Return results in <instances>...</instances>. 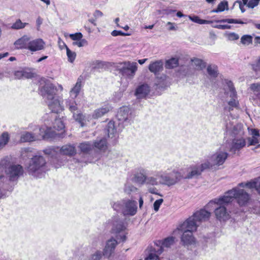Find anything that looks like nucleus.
Here are the masks:
<instances>
[{
  "label": "nucleus",
  "mask_w": 260,
  "mask_h": 260,
  "mask_svg": "<svg viewBox=\"0 0 260 260\" xmlns=\"http://www.w3.org/2000/svg\"><path fill=\"white\" fill-rule=\"evenodd\" d=\"M260 0H250L247 4V7L249 8H253L257 6Z\"/></svg>",
  "instance_id": "54"
},
{
  "label": "nucleus",
  "mask_w": 260,
  "mask_h": 260,
  "mask_svg": "<svg viewBox=\"0 0 260 260\" xmlns=\"http://www.w3.org/2000/svg\"><path fill=\"white\" fill-rule=\"evenodd\" d=\"M228 86L229 88V92L230 97L232 98V100L228 103L230 106L229 111H231L232 108L237 107L238 105V102L235 99L236 98V91L235 89L233 87V83L231 81H229L227 83Z\"/></svg>",
  "instance_id": "19"
},
{
  "label": "nucleus",
  "mask_w": 260,
  "mask_h": 260,
  "mask_svg": "<svg viewBox=\"0 0 260 260\" xmlns=\"http://www.w3.org/2000/svg\"><path fill=\"white\" fill-rule=\"evenodd\" d=\"M64 128V124L61 118L55 119L53 123V128L59 131L63 130Z\"/></svg>",
  "instance_id": "38"
},
{
  "label": "nucleus",
  "mask_w": 260,
  "mask_h": 260,
  "mask_svg": "<svg viewBox=\"0 0 260 260\" xmlns=\"http://www.w3.org/2000/svg\"><path fill=\"white\" fill-rule=\"evenodd\" d=\"M135 179H146L147 176L146 171L144 169H138L135 172Z\"/></svg>",
  "instance_id": "43"
},
{
  "label": "nucleus",
  "mask_w": 260,
  "mask_h": 260,
  "mask_svg": "<svg viewBox=\"0 0 260 260\" xmlns=\"http://www.w3.org/2000/svg\"><path fill=\"white\" fill-rule=\"evenodd\" d=\"M228 153L221 149L218 150L214 154L209 156L207 160L201 164L202 169H216L222 165L228 157Z\"/></svg>",
  "instance_id": "3"
},
{
  "label": "nucleus",
  "mask_w": 260,
  "mask_h": 260,
  "mask_svg": "<svg viewBox=\"0 0 260 260\" xmlns=\"http://www.w3.org/2000/svg\"><path fill=\"white\" fill-rule=\"evenodd\" d=\"M109 110L110 107L109 106H106L105 107L98 109L94 111L92 117L94 119L98 118L108 112Z\"/></svg>",
  "instance_id": "30"
},
{
  "label": "nucleus",
  "mask_w": 260,
  "mask_h": 260,
  "mask_svg": "<svg viewBox=\"0 0 260 260\" xmlns=\"http://www.w3.org/2000/svg\"><path fill=\"white\" fill-rule=\"evenodd\" d=\"M211 213L210 212L207 211L205 209H201L198 211H197L194 214L188 218L187 220H189L190 219L192 220L190 224V225L194 224L196 226V229H197V227L202 222H204L207 220H208L210 217Z\"/></svg>",
  "instance_id": "10"
},
{
  "label": "nucleus",
  "mask_w": 260,
  "mask_h": 260,
  "mask_svg": "<svg viewBox=\"0 0 260 260\" xmlns=\"http://www.w3.org/2000/svg\"><path fill=\"white\" fill-rule=\"evenodd\" d=\"M80 150L83 153H88L94 148L93 143L91 142H84L78 146Z\"/></svg>",
  "instance_id": "27"
},
{
  "label": "nucleus",
  "mask_w": 260,
  "mask_h": 260,
  "mask_svg": "<svg viewBox=\"0 0 260 260\" xmlns=\"http://www.w3.org/2000/svg\"><path fill=\"white\" fill-rule=\"evenodd\" d=\"M234 199L240 207H243L248 205L251 198L244 189L235 187L225 192L223 196L214 199V202L218 204L231 203Z\"/></svg>",
  "instance_id": "1"
},
{
  "label": "nucleus",
  "mask_w": 260,
  "mask_h": 260,
  "mask_svg": "<svg viewBox=\"0 0 260 260\" xmlns=\"http://www.w3.org/2000/svg\"><path fill=\"white\" fill-rule=\"evenodd\" d=\"M111 35L115 37V36H125V34H124V32H123L122 31H121L120 30H114L112 31V32H111Z\"/></svg>",
  "instance_id": "58"
},
{
  "label": "nucleus",
  "mask_w": 260,
  "mask_h": 260,
  "mask_svg": "<svg viewBox=\"0 0 260 260\" xmlns=\"http://www.w3.org/2000/svg\"><path fill=\"white\" fill-rule=\"evenodd\" d=\"M246 145L245 140L242 137L234 138L230 147V151L233 153H236V151L240 150Z\"/></svg>",
  "instance_id": "20"
},
{
  "label": "nucleus",
  "mask_w": 260,
  "mask_h": 260,
  "mask_svg": "<svg viewBox=\"0 0 260 260\" xmlns=\"http://www.w3.org/2000/svg\"><path fill=\"white\" fill-rule=\"evenodd\" d=\"M252 42V37L250 35H243L241 38V43L244 45H249Z\"/></svg>",
  "instance_id": "44"
},
{
  "label": "nucleus",
  "mask_w": 260,
  "mask_h": 260,
  "mask_svg": "<svg viewBox=\"0 0 260 260\" xmlns=\"http://www.w3.org/2000/svg\"><path fill=\"white\" fill-rule=\"evenodd\" d=\"M150 88L147 84L139 86L136 89L135 94L139 99L145 98L149 92Z\"/></svg>",
  "instance_id": "24"
},
{
  "label": "nucleus",
  "mask_w": 260,
  "mask_h": 260,
  "mask_svg": "<svg viewBox=\"0 0 260 260\" xmlns=\"http://www.w3.org/2000/svg\"><path fill=\"white\" fill-rule=\"evenodd\" d=\"M16 180H0V199L6 198L8 192H11L15 185Z\"/></svg>",
  "instance_id": "13"
},
{
  "label": "nucleus",
  "mask_w": 260,
  "mask_h": 260,
  "mask_svg": "<svg viewBox=\"0 0 260 260\" xmlns=\"http://www.w3.org/2000/svg\"><path fill=\"white\" fill-rule=\"evenodd\" d=\"M67 107L73 113L75 120L79 122L82 126L84 125V117L83 114L78 111L77 104L74 100L68 99L66 101Z\"/></svg>",
  "instance_id": "11"
},
{
  "label": "nucleus",
  "mask_w": 260,
  "mask_h": 260,
  "mask_svg": "<svg viewBox=\"0 0 260 260\" xmlns=\"http://www.w3.org/2000/svg\"><path fill=\"white\" fill-rule=\"evenodd\" d=\"M214 199L209 203H214L218 206L214 210V213L216 218L220 221H226L230 218V213L228 212L225 206L229 203H223L218 204L214 202Z\"/></svg>",
  "instance_id": "12"
},
{
  "label": "nucleus",
  "mask_w": 260,
  "mask_h": 260,
  "mask_svg": "<svg viewBox=\"0 0 260 260\" xmlns=\"http://www.w3.org/2000/svg\"><path fill=\"white\" fill-rule=\"evenodd\" d=\"M103 255V253L102 254L101 251L97 250L95 253L91 255L89 260H100L102 258Z\"/></svg>",
  "instance_id": "48"
},
{
  "label": "nucleus",
  "mask_w": 260,
  "mask_h": 260,
  "mask_svg": "<svg viewBox=\"0 0 260 260\" xmlns=\"http://www.w3.org/2000/svg\"><path fill=\"white\" fill-rule=\"evenodd\" d=\"M226 36L230 41H235L239 38V36L235 32H230L226 35Z\"/></svg>",
  "instance_id": "51"
},
{
  "label": "nucleus",
  "mask_w": 260,
  "mask_h": 260,
  "mask_svg": "<svg viewBox=\"0 0 260 260\" xmlns=\"http://www.w3.org/2000/svg\"><path fill=\"white\" fill-rule=\"evenodd\" d=\"M111 225V233L116 235L118 240L122 242L125 241L127 233L125 232L126 228L123 221L118 217H114L112 220Z\"/></svg>",
  "instance_id": "6"
},
{
  "label": "nucleus",
  "mask_w": 260,
  "mask_h": 260,
  "mask_svg": "<svg viewBox=\"0 0 260 260\" xmlns=\"http://www.w3.org/2000/svg\"><path fill=\"white\" fill-rule=\"evenodd\" d=\"M205 169H202L201 165L200 166H194L188 170V175L186 179H190L193 177H197L200 175L201 172Z\"/></svg>",
  "instance_id": "25"
},
{
  "label": "nucleus",
  "mask_w": 260,
  "mask_h": 260,
  "mask_svg": "<svg viewBox=\"0 0 260 260\" xmlns=\"http://www.w3.org/2000/svg\"><path fill=\"white\" fill-rule=\"evenodd\" d=\"M207 72L211 77H216L218 74L217 66L215 64L208 65L207 68Z\"/></svg>",
  "instance_id": "32"
},
{
  "label": "nucleus",
  "mask_w": 260,
  "mask_h": 260,
  "mask_svg": "<svg viewBox=\"0 0 260 260\" xmlns=\"http://www.w3.org/2000/svg\"><path fill=\"white\" fill-rule=\"evenodd\" d=\"M93 16L95 18H98L103 16V13L101 11L96 10L94 11Z\"/></svg>",
  "instance_id": "60"
},
{
  "label": "nucleus",
  "mask_w": 260,
  "mask_h": 260,
  "mask_svg": "<svg viewBox=\"0 0 260 260\" xmlns=\"http://www.w3.org/2000/svg\"><path fill=\"white\" fill-rule=\"evenodd\" d=\"M188 18L192 21L200 24H210L213 22L212 21L201 19L197 16H188Z\"/></svg>",
  "instance_id": "37"
},
{
  "label": "nucleus",
  "mask_w": 260,
  "mask_h": 260,
  "mask_svg": "<svg viewBox=\"0 0 260 260\" xmlns=\"http://www.w3.org/2000/svg\"><path fill=\"white\" fill-rule=\"evenodd\" d=\"M191 221L190 219L185 220L178 228L179 230L183 232L181 240L184 245L194 244L196 242L195 239L192 236V233L197 229L193 223H192V224H191L190 223Z\"/></svg>",
  "instance_id": "4"
},
{
  "label": "nucleus",
  "mask_w": 260,
  "mask_h": 260,
  "mask_svg": "<svg viewBox=\"0 0 260 260\" xmlns=\"http://www.w3.org/2000/svg\"><path fill=\"white\" fill-rule=\"evenodd\" d=\"M28 24V23L22 22L20 19H17L16 21L12 24L11 28L15 30L21 29Z\"/></svg>",
  "instance_id": "33"
},
{
  "label": "nucleus",
  "mask_w": 260,
  "mask_h": 260,
  "mask_svg": "<svg viewBox=\"0 0 260 260\" xmlns=\"http://www.w3.org/2000/svg\"><path fill=\"white\" fill-rule=\"evenodd\" d=\"M106 131L109 137L113 138L116 132L113 122L110 121L108 123L106 128Z\"/></svg>",
  "instance_id": "35"
},
{
  "label": "nucleus",
  "mask_w": 260,
  "mask_h": 260,
  "mask_svg": "<svg viewBox=\"0 0 260 260\" xmlns=\"http://www.w3.org/2000/svg\"><path fill=\"white\" fill-rule=\"evenodd\" d=\"M39 139L37 135L29 132H24L20 137V141L21 142H31L36 141Z\"/></svg>",
  "instance_id": "28"
},
{
  "label": "nucleus",
  "mask_w": 260,
  "mask_h": 260,
  "mask_svg": "<svg viewBox=\"0 0 260 260\" xmlns=\"http://www.w3.org/2000/svg\"><path fill=\"white\" fill-rule=\"evenodd\" d=\"M248 145V146L255 145L259 142V137H251L247 139Z\"/></svg>",
  "instance_id": "47"
},
{
  "label": "nucleus",
  "mask_w": 260,
  "mask_h": 260,
  "mask_svg": "<svg viewBox=\"0 0 260 260\" xmlns=\"http://www.w3.org/2000/svg\"><path fill=\"white\" fill-rule=\"evenodd\" d=\"M59 152L62 155L72 156L76 153V150L74 145L67 144L61 147Z\"/></svg>",
  "instance_id": "22"
},
{
  "label": "nucleus",
  "mask_w": 260,
  "mask_h": 260,
  "mask_svg": "<svg viewBox=\"0 0 260 260\" xmlns=\"http://www.w3.org/2000/svg\"><path fill=\"white\" fill-rule=\"evenodd\" d=\"M231 26L229 25H221L219 24V26H218V29H230Z\"/></svg>",
  "instance_id": "62"
},
{
  "label": "nucleus",
  "mask_w": 260,
  "mask_h": 260,
  "mask_svg": "<svg viewBox=\"0 0 260 260\" xmlns=\"http://www.w3.org/2000/svg\"><path fill=\"white\" fill-rule=\"evenodd\" d=\"M117 244L118 242L113 238L108 240L104 249L103 255L107 257H109L114 253Z\"/></svg>",
  "instance_id": "16"
},
{
  "label": "nucleus",
  "mask_w": 260,
  "mask_h": 260,
  "mask_svg": "<svg viewBox=\"0 0 260 260\" xmlns=\"http://www.w3.org/2000/svg\"><path fill=\"white\" fill-rule=\"evenodd\" d=\"M149 70L155 74L159 72L163 69V63L161 60H156L150 63L148 67Z\"/></svg>",
  "instance_id": "26"
},
{
  "label": "nucleus",
  "mask_w": 260,
  "mask_h": 260,
  "mask_svg": "<svg viewBox=\"0 0 260 260\" xmlns=\"http://www.w3.org/2000/svg\"><path fill=\"white\" fill-rule=\"evenodd\" d=\"M236 3H238L239 5V7L242 11V12H244L245 11V10L243 9L244 5H242V2L240 1H237Z\"/></svg>",
  "instance_id": "63"
},
{
  "label": "nucleus",
  "mask_w": 260,
  "mask_h": 260,
  "mask_svg": "<svg viewBox=\"0 0 260 260\" xmlns=\"http://www.w3.org/2000/svg\"><path fill=\"white\" fill-rule=\"evenodd\" d=\"M216 22H227L229 23H238V24H244L245 23V22L238 20V19H223L221 20H218L216 21Z\"/></svg>",
  "instance_id": "45"
},
{
  "label": "nucleus",
  "mask_w": 260,
  "mask_h": 260,
  "mask_svg": "<svg viewBox=\"0 0 260 260\" xmlns=\"http://www.w3.org/2000/svg\"><path fill=\"white\" fill-rule=\"evenodd\" d=\"M30 38L27 35H24L21 38L15 41L14 45L19 49H28Z\"/></svg>",
  "instance_id": "23"
},
{
  "label": "nucleus",
  "mask_w": 260,
  "mask_h": 260,
  "mask_svg": "<svg viewBox=\"0 0 260 260\" xmlns=\"http://www.w3.org/2000/svg\"><path fill=\"white\" fill-rule=\"evenodd\" d=\"M226 7V9L228 10V3L226 1H223L220 2L217 6L218 9L220 10V12L223 11L225 9Z\"/></svg>",
  "instance_id": "52"
},
{
  "label": "nucleus",
  "mask_w": 260,
  "mask_h": 260,
  "mask_svg": "<svg viewBox=\"0 0 260 260\" xmlns=\"http://www.w3.org/2000/svg\"><path fill=\"white\" fill-rule=\"evenodd\" d=\"M44 152L47 155H52L54 153L55 150L53 148H49L45 149L44 150Z\"/></svg>",
  "instance_id": "57"
},
{
  "label": "nucleus",
  "mask_w": 260,
  "mask_h": 260,
  "mask_svg": "<svg viewBox=\"0 0 260 260\" xmlns=\"http://www.w3.org/2000/svg\"><path fill=\"white\" fill-rule=\"evenodd\" d=\"M249 89L252 91L253 96V99L260 100V83H255L251 84L250 85Z\"/></svg>",
  "instance_id": "29"
},
{
  "label": "nucleus",
  "mask_w": 260,
  "mask_h": 260,
  "mask_svg": "<svg viewBox=\"0 0 260 260\" xmlns=\"http://www.w3.org/2000/svg\"><path fill=\"white\" fill-rule=\"evenodd\" d=\"M70 38L74 41L80 40L83 38V35L81 32L72 34L69 35Z\"/></svg>",
  "instance_id": "50"
},
{
  "label": "nucleus",
  "mask_w": 260,
  "mask_h": 260,
  "mask_svg": "<svg viewBox=\"0 0 260 260\" xmlns=\"http://www.w3.org/2000/svg\"><path fill=\"white\" fill-rule=\"evenodd\" d=\"M112 207L115 210L121 212L124 215L133 216L137 209V202L129 200L114 203Z\"/></svg>",
  "instance_id": "5"
},
{
  "label": "nucleus",
  "mask_w": 260,
  "mask_h": 260,
  "mask_svg": "<svg viewBox=\"0 0 260 260\" xmlns=\"http://www.w3.org/2000/svg\"><path fill=\"white\" fill-rule=\"evenodd\" d=\"M191 61L192 63L197 67L198 69L202 70L203 68H204L206 66L205 63L203 61V60L197 58H194L193 59H191Z\"/></svg>",
  "instance_id": "42"
},
{
  "label": "nucleus",
  "mask_w": 260,
  "mask_h": 260,
  "mask_svg": "<svg viewBox=\"0 0 260 260\" xmlns=\"http://www.w3.org/2000/svg\"><path fill=\"white\" fill-rule=\"evenodd\" d=\"M83 77L80 76L74 87L70 91V96L73 98H76L79 94L81 87L82 86Z\"/></svg>",
  "instance_id": "21"
},
{
  "label": "nucleus",
  "mask_w": 260,
  "mask_h": 260,
  "mask_svg": "<svg viewBox=\"0 0 260 260\" xmlns=\"http://www.w3.org/2000/svg\"><path fill=\"white\" fill-rule=\"evenodd\" d=\"M24 170L20 165H14L8 168L5 173L10 178H19L22 176Z\"/></svg>",
  "instance_id": "15"
},
{
  "label": "nucleus",
  "mask_w": 260,
  "mask_h": 260,
  "mask_svg": "<svg viewBox=\"0 0 260 260\" xmlns=\"http://www.w3.org/2000/svg\"><path fill=\"white\" fill-rule=\"evenodd\" d=\"M66 50H67V54L68 57V60L71 62H73L75 59L76 57V53L74 52L71 51L67 45H65Z\"/></svg>",
  "instance_id": "46"
},
{
  "label": "nucleus",
  "mask_w": 260,
  "mask_h": 260,
  "mask_svg": "<svg viewBox=\"0 0 260 260\" xmlns=\"http://www.w3.org/2000/svg\"><path fill=\"white\" fill-rule=\"evenodd\" d=\"M9 139V135L7 133H4L0 136V150L8 143Z\"/></svg>",
  "instance_id": "41"
},
{
  "label": "nucleus",
  "mask_w": 260,
  "mask_h": 260,
  "mask_svg": "<svg viewBox=\"0 0 260 260\" xmlns=\"http://www.w3.org/2000/svg\"><path fill=\"white\" fill-rule=\"evenodd\" d=\"M43 19L39 16L36 20V24L38 30H40V26L42 24Z\"/></svg>",
  "instance_id": "59"
},
{
  "label": "nucleus",
  "mask_w": 260,
  "mask_h": 260,
  "mask_svg": "<svg viewBox=\"0 0 260 260\" xmlns=\"http://www.w3.org/2000/svg\"><path fill=\"white\" fill-rule=\"evenodd\" d=\"M116 118L121 123L129 121L131 119L129 108L127 107H121L117 112Z\"/></svg>",
  "instance_id": "18"
},
{
  "label": "nucleus",
  "mask_w": 260,
  "mask_h": 260,
  "mask_svg": "<svg viewBox=\"0 0 260 260\" xmlns=\"http://www.w3.org/2000/svg\"><path fill=\"white\" fill-rule=\"evenodd\" d=\"M74 45H77L79 47H81L87 45V41L85 39H81L80 40H79L77 42H74L73 43Z\"/></svg>",
  "instance_id": "53"
},
{
  "label": "nucleus",
  "mask_w": 260,
  "mask_h": 260,
  "mask_svg": "<svg viewBox=\"0 0 260 260\" xmlns=\"http://www.w3.org/2000/svg\"><path fill=\"white\" fill-rule=\"evenodd\" d=\"M45 42L42 39H36L29 42L28 50L32 52H36L43 50Z\"/></svg>",
  "instance_id": "17"
},
{
  "label": "nucleus",
  "mask_w": 260,
  "mask_h": 260,
  "mask_svg": "<svg viewBox=\"0 0 260 260\" xmlns=\"http://www.w3.org/2000/svg\"><path fill=\"white\" fill-rule=\"evenodd\" d=\"M58 90L57 87L50 82H46L39 88V93L48 104L49 108L54 113H57L62 111L63 108L60 101L56 96Z\"/></svg>",
  "instance_id": "2"
},
{
  "label": "nucleus",
  "mask_w": 260,
  "mask_h": 260,
  "mask_svg": "<svg viewBox=\"0 0 260 260\" xmlns=\"http://www.w3.org/2000/svg\"><path fill=\"white\" fill-rule=\"evenodd\" d=\"M14 76L16 79L30 78L32 77L30 73L25 71L24 70H20L15 71Z\"/></svg>",
  "instance_id": "31"
},
{
  "label": "nucleus",
  "mask_w": 260,
  "mask_h": 260,
  "mask_svg": "<svg viewBox=\"0 0 260 260\" xmlns=\"http://www.w3.org/2000/svg\"><path fill=\"white\" fill-rule=\"evenodd\" d=\"M174 242V238L172 237L165 239L161 243V246L160 247H158L157 249L154 248L152 250V252L148 254L145 260H158V255L162 252L163 247H169Z\"/></svg>",
  "instance_id": "9"
},
{
  "label": "nucleus",
  "mask_w": 260,
  "mask_h": 260,
  "mask_svg": "<svg viewBox=\"0 0 260 260\" xmlns=\"http://www.w3.org/2000/svg\"><path fill=\"white\" fill-rule=\"evenodd\" d=\"M46 164V161L42 156H35L33 157L28 167V171L35 172Z\"/></svg>",
  "instance_id": "14"
},
{
  "label": "nucleus",
  "mask_w": 260,
  "mask_h": 260,
  "mask_svg": "<svg viewBox=\"0 0 260 260\" xmlns=\"http://www.w3.org/2000/svg\"><path fill=\"white\" fill-rule=\"evenodd\" d=\"M178 66V59L176 58H172L167 60L166 63V67L168 69H171L176 67Z\"/></svg>",
  "instance_id": "40"
},
{
  "label": "nucleus",
  "mask_w": 260,
  "mask_h": 260,
  "mask_svg": "<svg viewBox=\"0 0 260 260\" xmlns=\"http://www.w3.org/2000/svg\"><path fill=\"white\" fill-rule=\"evenodd\" d=\"M160 183L169 187L173 186L177 183L176 180H161Z\"/></svg>",
  "instance_id": "49"
},
{
  "label": "nucleus",
  "mask_w": 260,
  "mask_h": 260,
  "mask_svg": "<svg viewBox=\"0 0 260 260\" xmlns=\"http://www.w3.org/2000/svg\"><path fill=\"white\" fill-rule=\"evenodd\" d=\"M163 200L161 199L156 200L153 204L154 210L157 211L159 208L160 205L162 204Z\"/></svg>",
  "instance_id": "55"
},
{
  "label": "nucleus",
  "mask_w": 260,
  "mask_h": 260,
  "mask_svg": "<svg viewBox=\"0 0 260 260\" xmlns=\"http://www.w3.org/2000/svg\"><path fill=\"white\" fill-rule=\"evenodd\" d=\"M244 186L247 188H254L260 194V182L258 183V185H257V182H248L245 184Z\"/></svg>",
  "instance_id": "39"
},
{
  "label": "nucleus",
  "mask_w": 260,
  "mask_h": 260,
  "mask_svg": "<svg viewBox=\"0 0 260 260\" xmlns=\"http://www.w3.org/2000/svg\"><path fill=\"white\" fill-rule=\"evenodd\" d=\"M250 133V135H251V137H260L259 131L257 129H251Z\"/></svg>",
  "instance_id": "56"
},
{
  "label": "nucleus",
  "mask_w": 260,
  "mask_h": 260,
  "mask_svg": "<svg viewBox=\"0 0 260 260\" xmlns=\"http://www.w3.org/2000/svg\"><path fill=\"white\" fill-rule=\"evenodd\" d=\"M94 147L102 150H105L107 148V142L105 139L96 140L93 142Z\"/></svg>",
  "instance_id": "34"
},
{
  "label": "nucleus",
  "mask_w": 260,
  "mask_h": 260,
  "mask_svg": "<svg viewBox=\"0 0 260 260\" xmlns=\"http://www.w3.org/2000/svg\"><path fill=\"white\" fill-rule=\"evenodd\" d=\"M11 163V158L9 156H5L0 161V169H5V171L8 167L12 166Z\"/></svg>",
  "instance_id": "36"
},
{
  "label": "nucleus",
  "mask_w": 260,
  "mask_h": 260,
  "mask_svg": "<svg viewBox=\"0 0 260 260\" xmlns=\"http://www.w3.org/2000/svg\"><path fill=\"white\" fill-rule=\"evenodd\" d=\"M225 130L226 135L232 137H241L244 135L243 125L241 124H234L230 119L225 121Z\"/></svg>",
  "instance_id": "8"
},
{
  "label": "nucleus",
  "mask_w": 260,
  "mask_h": 260,
  "mask_svg": "<svg viewBox=\"0 0 260 260\" xmlns=\"http://www.w3.org/2000/svg\"><path fill=\"white\" fill-rule=\"evenodd\" d=\"M117 68L119 72L123 76L132 79L137 70L138 64L136 62L124 61L119 63Z\"/></svg>",
  "instance_id": "7"
},
{
  "label": "nucleus",
  "mask_w": 260,
  "mask_h": 260,
  "mask_svg": "<svg viewBox=\"0 0 260 260\" xmlns=\"http://www.w3.org/2000/svg\"><path fill=\"white\" fill-rule=\"evenodd\" d=\"M167 25H170V27L169 28V30H177V28L174 26V23H172L171 22H168L167 23Z\"/></svg>",
  "instance_id": "61"
},
{
  "label": "nucleus",
  "mask_w": 260,
  "mask_h": 260,
  "mask_svg": "<svg viewBox=\"0 0 260 260\" xmlns=\"http://www.w3.org/2000/svg\"><path fill=\"white\" fill-rule=\"evenodd\" d=\"M254 41L255 44H260V37H256L254 39Z\"/></svg>",
  "instance_id": "64"
}]
</instances>
